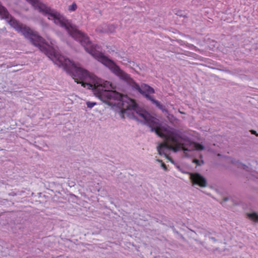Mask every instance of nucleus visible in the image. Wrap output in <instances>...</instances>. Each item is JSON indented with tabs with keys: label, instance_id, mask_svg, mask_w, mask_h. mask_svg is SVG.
<instances>
[{
	"label": "nucleus",
	"instance_id": "obj_1",
	"mask_svg": "<svg viewBox=\"0 0 258 258\" xmlns=\"http://www.w3.org/2000/svg\"><path fill=\"white\" fill-rule=\"evenodd\" d=\"M34 8L44 15H48L49 19H51L49 17H51L55 24L64 29L70 36L80 43L88 53L108 68L115 75L125 82L133 90L138 91L145 97V84H143L140 87L130 75L121 70L113 61L97 50V45L93 44L89 40L88 36L80 31L78 27L72 23L71 20L68 19L60 13L46 6L44 4L38 2Z\"/></svg>",
	"mask_w": 258,
	"mask_h": 258
},
{
	"label": "nucleus",
	"instance_id": "obj_2",
	"mask_svg": "<svg viewBox=\"0 0 258 258\" xmlns=\"http://www.w3.org/2000/svg\"><path fill=\"white\" fill-rule=\"evenodd\" d=\"M39 49L47 55L54 64L62 67L75 80L82 81V85L88 89L92 90L95 95L101 100L105 101L115 95L113 92L106 90L102 85V80L95 76L90 75L89 72L78 66L75 62L64 56L57 54L52 48L41 44Z\"/></svg>",
	"mask_w": 258,
	"mask_h": 258
},
{
	"label": "nucleus",
	"instance_id": "obj_3",
	"mask_svg": "<svg viewBox=\"0 0 258 258\" xmlns=\"http://www.w3.org/2000/svg\"><path fill=\"white\" fill-rule=\"evenodd\" d=\"M111 92L114 93L115 95L111 98H106V99L118 100L117 105L121 114H126L130 118L138 121V118L135 115L134 112H135L144 119L145 123L151 128V132H155L160 137L163 139L165 138L166 134L162 130V127L165 126L162 125L147 111L140 108L133 99L125 96H123L121 94L115 91H111Z\"/></svg>",
	"mask_w": 258,
	"mask_h": 258
},
{
	"label": "nucleus",
	"instance_id": "obj_4",
	"mask_svg": "<svg viewBox=\"0 0 258 258\" xmlns=\"http://www.w3.org/2000/svg\"><path fill=\"white\" fill-rule=\"evenodd\" d=\"M162 130L166 134L164 139L166 142L161 144L157 147L160 155H164L168 158L167 155L164 152V150H171L177 152L180 150L184 151H191L194 150L202 151L205 147L201 144L192 142L188 138L182 137L178 130L167 125V127H162Z\"/></svg>",
	"mask_w": 258,
	"mask_h": 258
},
{
	"label": "nucleus",
	"instance_id": "obj_5",
	"mask_svg": "<svg viewBox=\"0 0 258 258\" xmlns=\"http://www.w3.org/2000/svg\"><path fill=\"white\" fill-rule=\"evenodd\" d=\"M190 175V179L193 184H197L201 187L207 186V180L206 178L199 173H191L187 172Z\"/></svg>",
	"mask_w": 258,
	"mask_h": 258
},
{
	"label": "nucleus",
	"instance_id": "obj_6",
	"mask_svg": "<svg viewBox=\"0 0 258 258\" xmlns=\"http://www.w3.org/2000/svg\"><path fill=\"white\" fill-rule=\"evenodd\" d=\"M204 236L208 237L209 239L212 240L214 243L218 241V237L219 234L215 231L211 232L210 231H206L204 232Z\"/></svg>",
	"mask_w": 258,
	"mask_h": 258
},
{
	"label": "nucleus",
	"instance_id": "obj_7",
	"mask_svg": "<svg viewBox=\"0 0 258 258\" xmlns=\"http://www.w3.org/2000/svg\"><path fill=\"white\" fill-rule=\"evenodd\" d=\"M231 162L235 166H237L238 168H242L247 171H250V168L246 165L240 162L239 161L236 160L235 159H232Z\"/></svg>",
	"mask_w": 258,
	"mask_h": 258
},
{
	"label": "nucleus",
	"instance_id": "obj_8",
	"mask_svg": "<svg viewBox=\"0 0 258 258\" xmlns=\"http://www.w3.org/2000/svg\"><path fill=\"white\" fill-rule=\"evenodd\" d=\"M246 217L255 223H258V213L253 211L246 214Z\"/></svg>",
	"mask_w": 258,
	"mask_h": 258
},
{
	"label": "nucleus",
	"instance_id": "obj_9",
	"mask_svg": "<svg viewBox=\"0 0 258 258\" xmlns=\"http://www.w3.org/2000/svg\"><path fill=\"white\" fill-rule=\"evenodd\" d=\"M77 9V6L75 3H73L72 5L69 6L68 10L70 12L75 11Z\"/></svg>",
	"mask_w": 258,
	"mask_h": 258
},
{
	"label": "nucleus",
	"instance_id": "obj_10",
	"mask_svg": "<svg viewBox=\"0 0 258 258\" xmlns=\"http://www.w3.org/2000/svg\"><path fill=\"white\" fill-rule=\"evenodd\" d=\"M176 14L180 17H187L186 14H185V12L182 10H178L176 12Z\"/></svg>",
	"mask_w": 258,
	"mask_h": 258
},
{
	"label": "nucleus",
	"instance_id": "obj_11",
	"mask_svg": "<svg viewBox=\"0 0 258 258\" xmlns=\"http://www.w3.org/2000/svg\"><path fill=\"white\" fill-rule=\"evenodd\" d=\"M86 105L88 108L91 109L95 105H96V103L94 102H90L87 101L86 102Z\"/></svg>",
	"mask_w": 258,
	"mask_h": 258
},
{
	"label": "nucleus",
	"instance_id": "obj_12",
	"mask_svg": "<svg viewBox=\"0 0 258 258\" xmlns=\"http://www.w3.org/2000/svg\"><path fill=\"white\" fill-rule=\"evenodd\" d=\"M29 3H30L34 7H36L37 4L38 2V0H26Z\"/></svg>",
	"mask_w": 258,
	"mask_h": 258
},
{
	"label": "nucleus",
	"instance_id": "obj_13",
	"mask_svg": "<svg viewBox=\"0 0 258 258\" xmlns=\"http://www.w3.org/2000/svg\"><path fill=\"white\" fill-rule=\"evenodd\" d=\"M115 27L113 25H111L108 26V29L110 32H112L114 30Z\"/></svg>",
	"mask_w": 258,
	"mask_h": 258
},
{
	"label": "nucleus",
	"instance_id": "obj_14",
	"mask_svg": "<svg viewBox=\"0 0 258 258\" xmlns=\"http://www.w3.org/2000/svg\"><path fill=\"white\" fill-rule=\"evenodd\" d=\"M161 166L165 171L167 170V166L163 162L161 164Z\"/></svg>",
	"mask_w": 258,
	"mask_h": 258
},
{
	"label": "nucleus",
	"instance_id": "obj_15",
	"mask_svg": "<svg viewBox=\"0 0 258 258\" xmlns=\"http://www.w3.org/2000/svg\"><path fill=\"white\" fill-rule=\"evenodd\" d=\"M250 132H251V134L255 135L256 136H258V134H257V133L255 131L252 130L250 131Z\"/></svg>",
	"mask_w": 258,
	"mask_h": 258
},
{
	"label": "nucleus",
	"instance_id": "obj_16",
	"mask_svg": "<svg viewBox=\"0 0 258 258\" xmlns=\"http://www.w3.org/2000/svg\"><path fill=\"white\" fill-rule=\"evenodd\" d=\"M9 195L11 196H16V194L14 192H12L11 193H9Z\"/></svg>",
	"mask_w": 258,
	"mask_h": 258
},
{
	"label": "nucleus",
	"instance_id": "obj_17",
	"mask_svg": "<svg viewBox=\"0 0 258 258\" xmlns=\"http://www.w3.org/2000/svg\"><path fill=\"white\" fill-rule=\"evenodd\" d=\"M228 200H229V198H228V197L224 198L223 199V202H226V201H227Z\"/></svg>",
	"mask_w": 258,
	"mask_h": 258
},
{
	"label": "nucleus",
	"instance_id": "obj_18",
	"mask_svg": "<svg viewBox=\"0 0 258 258\" xmlns=\"http://www.w3.org/2000/svg\"><path fill=\"white\" fill-rule=\"evenodd\" d=\"M156 161L158 162L161 163V164L162 163V162H163L162 160H161V159H156Z\"/></svg>",
	"mask_w": 258,
	"mask_h": 258
},
{
	"label": "nucleus",
	"instance_id": "obj_19",
	"mask_svg": "<svg viewBox=\"0 0 258 258\" xmlns=\"http://www.w3.org/2000/svg\"><path fill=\"white\" fill-rule=\"evenodd\" d=\"M173 230L174 231L176 232V233H178V231H176L175 229V228H174V227H173Z\"/></svg>",
	"mask_w": 258,
	"mask_h": 258
},
{
	"label": "nucleus",
	"instance_id": "obj_20",
	"mask_svg": "<svg viewBox=\"0 0 258 258\" xmlns=\"http://www.w3.org/2000/svg\"><path fill=\"white\" fill-rule=\"evenodd\" d=\"M181 237H182V239H184V237H183V236L182 235H181Z\"/></svg>",
	"mask_w": 258,
	"mask_h": 258
}]
</instances>
